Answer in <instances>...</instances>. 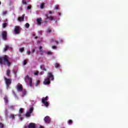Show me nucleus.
<instances>
[{
  "label": "nucleus",
  "mask_w": 128,
  "mask_h": 128,
  "mask_svg": "<svg viewBox=\"0 0 128 128\" xmlns=\"http://www.w3.org/2000/svg\"><path fill=\"white\" fill-rule=\"evenodd\" d=\"M34 76H38V72H34Z\"/></svg>",
  "instance_id": "nucleus-42"
},
{
  "label": "nucleus",
  "mask_w": 128,
  "mask_h": 128,
  "mask_svg": "<svg viewBox=\"0 0 128 128\" xmlns=\"http://www.w3.org/2000/svg\"><path fill=\"white\" fill-rule=\"evenodd\" d=\"M8 48H10L9 46H5V48H4V52H6V50H8Z\"/></svg>",
  "instance_id": "nucleus-22"
},
{
  "label": "nucleus",
  "mask_w": 128,
  "mask_h": 128,
  "mask_svg": "<svg viewBox=\"0 0 128 128\" xmlns=\"http://www.w3.org/2000/svg\"><path fill=\"white\" fill-rule=\"evenodd\" d=\"M22 4H26L28 2H26V0H22Z\"/></svg>",
  "instance_id": "nucleus-30"
},
{
  "label": "nucleus",
  "mask_w": 128,
  "mask_h": 128,
  "mask_svg": "<svg viewBox=\"0 0 128 128\" xmlns=\"http://www.w3.org/2000/svg\"><path fill=\"white\" fill-rule=\"evenodd\" d=\"M45 16H46V18H50V16H48V14H46Z\"/></svg>",
  "instance_id": "nucleus-45"
},
{
  "label": "nucleus",
  "mask_w": 128,
  "mask_h": 128,
  "mask_svg": "<svg viewBox=\"0 0 128 128\" xmlns=\"http://www.w3.org/2000/svg\"><path fill=\"white\" fill-rule=\"evenodd\" d=\"M27 8L28 10H30L32 8V6H27Z\"/></svg>",
  "instance_id": "nucleus-38"
},
{
  "label": "nucleus",
  "mask_w": 128,
  "mask_h": 128,
  "mask_svg": "<svg viewBox=\"0 0 128 128\" xmlns=\"http://www.w3.org/2000/svg\"><path fill=\"white\" fill-rule=\"evenodd\" d=\"M34 112V108L32 107L30 108L29 112H27L26 114V118H30V114Z\"/></svg>",
  "instance_id": "nucleus-5"
},
{
  "label": "nucleus",
  "mask_w": 128,
  "mask_h": 128,
  "mask_svg": "<svg viewBox=\"0 0 128 128\" xmlns=\"http://www.w3.org/2000/svg\"><path fill=\"white\" fill-rule=\"evenodd\" d=\"M57 47L56 46H52V48L53 50H56Z\"/></svg>",
  "instance_id": "nucleus-36"
},
{
  "label": "nucleus",
  "mask_w": 128,
  "mask_h": 128,
  "mask_svg": "<svg viewBox=\"0 0 128 128\" xmlns=\"http://www.w3.org/2000/svg\"><path fill=\"white\" fill-rule=\"evenodd\" d=\"M39 50H40V52H42V46H40L39 48Z\"/></svg>",
  "instance_id": "nucleus-24"
},
{
  "label": "nucleus",
  "mask_w": 128,
  "mask_h": 128,
  "mask_svg": "<svg viewBox=\"0 0 128 128\" xmlns=\"http://www.w3.org/2000/svg\"><path fill=\"white\" fill-rule=\"evenodd\" d=\"M20 26H15V29L14 30V32L16 34H18L20 33Z\"/></svg>",
  "instance_id": "nucleus-9"
},
{
  "label": "nucleus",
  "mask_w": 128,
  "mask_h": 128,
  "mask_svg": "<svg viewBox=\"0 0 128 128\" xmlns=\"http://www.w3.org/2000/svg\"><path fill=\"white\" fill-rule=\"evenodd\" d=\"M47 19H46L45 20H44V24H46L48 22V21L46 20Z\"/></svg>",
  "instance_id": "nucleus-46"
},
{
  "label": "nucleus",
  "mask_w": 128,
  "mask_h": 128,
  "mask_svg": "<svg viewBox=\"0 0 128 128\" xmlns=\"http://www.w3.org/2000/svg\"><path fill=\"white\" fill-rule=\"evenodd\" d=\"M4 80L6 82V86L7 88H8V86L12 84V79L11 78H8L6 77H4Z\"/></svg>",
  "instance_id": "nucleus-2"
},
{
  "label": "nucleus",
  "mask_w": 128,
  "mask_h": 128,
  "mask_svg": "<svg viewBox=\"0 0 128 128\" xmlns=\"http://www.w3.org/2000/svg\"><path fill=\"white\" fill-rule=\"evenodd\" d=\"M6 63L8 66H10L11 64L10 62L8 61V56L5 55L4 56L0 57V64H3V66H6Z\"/></svg>",
  "instance_id": "nucleus-1"
},
{
  "label": "nucleus",
  "mask_w": 128,
  "mask_h": 128,
  "mask_svg": "<svg viewBox=\"0 0 128 128\" xmlns=\"http://www.w3.org/2000/svg\"><path fill=\"white\" fill-rule=\"evenodd\" d=\"M47 54L49 56H52V52H50V51H48L47 53Z\"/></svg>",
  "instance_id": "nucleus-32"
},
{
  "label": "nucleus",
  "mask_w": 128,
  "mask_h": 128,
  "mask_svg": "<svg viewBox=\"0 0 128 128\" xmlns=\"http://www.w3.org/2000/svg\"><path fill=\"white\" fill-rule=\"evenodd\" d=\"M10 70H6V76H10Z\"/></svg>",
  "instance_id": "nucleus-20"
},
{
  "label": "nucleus",
  "mask_w": 128,
  "mask_h": 128,
  "mask_svg": "<svg viewBox=\"0 0 128 128\" xmlns=\"http://www.w3.org/2000/svg\"><path fill=\"white\" fill-rule=\"evenodd\" d=\"M9 108L12 110H14V106H10Z\"/></svg>",
  "instance_id": "nucleus-25"
},
{
  "label": "nucleus",
  "mask_w": 128,
  "mask_h": 128,
  "mask_svg": "<svg viewBox=\"0 0 128 128\" xmlns=\"http://www.w3.org/2000/svg\"><path fill=\"white\" fill-rule=\"evenodd\" d=\"M22 112H24V108H20L19 110V114H22ZM18 116L20 117V114H18Z\"/></svg>",
  "instance_id": "nucleus-17"
},
{
  "label": "nucleus",
  "mask_w": 128,
  "mask_h": 128,
  "mask_svg": "<svg viewBox=\"0 0 128 128\" xmlns=\"http://www.w3.org/2000/svg\"><path fill=\"white\" fill-rule=\"evenodd\" d=\"M26 60H24V66H26Z\"/></svg>",
  "instance_id": "nucleus-41"
},
{
  "label": "nucleus",
  "mask_w": 128,
  "mask_h": 128,
  "mask_svg": "<svg viewBox=\"0 0 128 128\" xmlns=\"http://www.w3.org/2000/svg\"><path fill=\"white\" fill-rule=\"evenodd\" d=\"M40 68L41 70H44V65L40 66Z\"/></svg>",
  "instance_id": "nucleus-44"
},
{
  "label": "nucleus",
  "mask_w": 128,
  "mask_h": 128,
  "mask_svg": "<svg viewBox=\"0 0 128 128\" xmlns=\"http://www.w3.org/2000/svg\"><path fill=\"white\" fill-rule=\"evenodd\" d=\"M48 96H46V98H42V104H44L45 106H50V104H48V102L46 100H48Z\"/></svg>",
  "instance_id": "nucleus-4"
},
{
  "label": "nucleus",
  "mask_w": 128,
  "mask_h": 128,
  "mask_svg": "<svg viewBox=\"0 0 128 128\" xmlns=\"http://www.w3.org/2000/svg\"><path fill=\"white\" fill-rule=\"evenodd\" d=\"M52 32V30L50 29H48V30H47V32L50 33Z\"/></svg>",
  "instance_id": "nucleus-40"
},
{
  "label": "nucleus",
  "mask_w": 128,
  "mask_h": 128,
  "mask_svg": "<svg viewBox=\"0 0 128 128\" xmlns=\"http://www.w3.org/2000/svg\"><path fill=\"white\" fill-rule=\"evenodd\" d=\"M42 72H40L41 74H42Z\"/></svg>",
  "instance_id": "nucleus-51"
},
{
  "label": "nucleus",
  "mask_w": 128,
  "mask_h": 128,
  "mask_svg": "<svg viewBox=\"0 0 128 128\" xmlns=\"http://www.w3.org/2000/svg\"><path fill=\"white\" fill-rule=\"evenodd\" d=\"M16 114L14 115V114H10L9 117L10 118H12V120H16Z\"/></svg>",
  "instance_id": "nucleus-13"
},
{
  "label": "nucleus",
  "mask_w": 128,
  "mask_h": 128,
  "mask_svg": "<svg viewBox=\"0 0 128 128\" xmlns=\"http://www.w3.org/2000/svg\"><path fill=\"white\" fill-rule=\"evenodd\" d=\"M44 84L48 85L50 84V78H45L44 82Z\"/></svg>",
  "instance_id": "nucleus-8"
},
{
  "label": "nucleus",
  "mask_w": 128,
  "mask_h": 128,
  "mask_svg": "<svg viewBox=\"0 0 128 128\" xmlns=\"http://www.w3.org/2000/svg\"><path fill=\"white\" fill-rule=\"evenodd\" d=\"M30 54H31L30 51H28V52H27V54H28V56H30Z\"/></svg>",
  "instance_id": "nucleus-37"
},
{
  "label": "nucleus",
  "mask_w": 128,
  "mask_h": 128,
  "mask_svg": "<svg viewBox=\"0 0 128 128\" xmlns=\"http://www.w3.org/2000/svg\"><path fill=\"white\" fill-rule=\"evenodd\" d=\"M36 52V50L35 49H32V52Z\"/></svg>",
  "instance_id": "nucleus-48"
},
{
  "label": "nucleus",
  "mask_w": 128,
  "mask_h": 128,
  "mask_svg": "<svg viewBox=\"0 0 128 128\" xmlns=\"http://www.w3.org/2000/svg\"><path fill=\"white\" fill-rule=\"evenodd\" d=\"M38 38V37H36V38Z\"/></svg>",
  "instance_id": "nucleus-54"
},
{
  "label": "nucleus",
  "mask_w": 128,
  "mask_h": 128,
  "mask_svg": "<svg viewBox=\"0 0 128 128\" xmlns=\"http://www.w3.org/2000/svg\"><path fill=\"white\" fill-rule=\"evenodd\" d=\"M20 119L21 120H24V117H20Z\"/></svg>",
  "instance_id": "nucleus-49"
},
{
  "label": "nucleus",
  "mask_w": 128,
  "mask_h": 128,
  "mask_svg": "<svg viewBox=\"0 0 128 128\" xmlns=\"http://www.w3.org/2000/svg\"><path fill=\"white\" fill-rule=\"evenodd\" d=\"M44 122L46 124H50V118L49 116H46L44 118Z\"/></svg>",
  "instance_id": "nucleus-7"
},
{
  "label": "nucleus",
  "mask_w": 128,
  "mask_h": 128,
  "mask_svg": "<svg viewBox=\"0 0 128 128\" xmlns=\"http://www.w3.org/2000/svg\"><path fill=\"white\" fill-rule=\"evenodd\" d=\"M47 78H49V80L51 78L52 80H54V75L51 72H49L48 74V77Z\"/></svg>",
  "instance_id": "nucleus-10"
},
{
  "label": "nucleus",
  "mask_w": 128,
  "mask_h": 128,
  "mask_svg": "<svg viewBox=\"0 0 128 128\" xmlns=\"http://www.w3.org/2000/svg\"><path fill=\"white\" fill-rule=\"evenodd\" d=\"M54 66L56 68H60V64H58V62H56V63L54 64Z\"/></svg>",
  "instance_id": "nucleus-15"
},
{
  "label": "nucleus",
  "mask_w": 128,
  "mask_h": 128,
  "mask_svg": "<svg viewBox=\"0 0 128 128\" xmlns=\"http://www.w3.org/2000/svg\"><path fill=\"white\" fill-rule=\"evenodd\" d=\"M45 70V71L46 70V68H44V65H43V70Z\"/></svg>",
  "instance_id": "nucleus-43"
},
{
  "label": "nucleus",
  "mask_w": 128,
  "mask_h": 128,
  "mask_svg": "<svg viewBox=\"0 0 128 128\" xmlns=\"http://www.w3.org/2000/svg\"><path fill=\"white\" fill-rule=\"evenodd\" d=\"M0 36L4 40H8V32L6 31L5 30L2 32Z\"/></svg>",
  "instance_id": "nucleus-3"
},
{
  "label": "nucleus",
  "mask_w": 128,
  "mask_h": 128,
  "mask_svg": "<svg viewBox=\"0 0 128 128\" xmlns=\"http://www.w3.org/2000/svg\"><path fill=\"white\" fill-rule=\"evenodd\" d=\"M24 48H20V52H24Z\"/></svg>",
  "instance_id": "nucleus-31"
},
{
  "label": "nucleus",
  "mask_w": 128,
  "mask_h": 128,
  "mask_svg": "<svg viewBox=\"0 0 128 128\" xmlns=\"http://www.w3.org/2000/svg\"><path fill=\"white\" fill-rule=\"evenodd\" d=\"M8 14V12L6 11L2 13L3 16H6V14Z\"/></svg>",
  "instance_id": "nucleus-35"
},
{
  "label": "nucleus",
  "mask_w": 128,
  "mask_h": 128,
  "mask_svg": "<svg viewBox=\"0 0 128 128\" xmlns=\"http://www.w3.org/2000/svg\"><path fill=\"white\" fill-rule=\"evenodd\" d=\"M4 102H6V104H8V98L6 97V96H4Z\"/></svg>",
  "instance_id": "nucleus-18"
},
{
  "label": "nucleus",
  "mask_w": 128,
  "mask_h": 128,
  "mask_svg": "<svg viewBox=\"0 0 128 128\" xmlns=\"http://www.w3.org/2000/svg\"><path fill=\"white\" fill-rule=\"evenodd\" d=\"M26 78H28V80H29L32 79V78H30V76L28 75H27L25 76V80H26Z\"/></svg>",
  "instance_id": "nucleus-28"
},
{
  "label": "nucleus",
  "mask_w": 128,
  "mask_h": 128,
  "mask_svg": "<svg viewBox=\"0 0 128 128\" xmlns=\"http://www.w3.org/2000/svg\"><path fill=\"white\" fill-rule=\"evenodd\" d=\"M49 18H50V20H54V17H52V16H50V17H49Z\"/></svg>",
  "instance_id": "nucleus-33"
},
{
  "label": "nucleus",
  "mask_w": 128,
  "mask_h": 128,
  "mask_svg": "<svg viewBox=\"0 0 128 128\" xmlns=\"http://www.w3.org/2000/svg\"><path fill=\"white\" fill-rule=\"evenodd\" d=\"M25 26L26 28H30V24L26 23L25 25Z\"/></svg>",
  "instance_id": "nucleus-27"
},
{
  "label": "nucleus",
  "mask_w": 128,
  "mask_h": 128,
  "mask_svg": "<svg viewBox=\"0 0 128 128\" xmlns=\"http://www.w3.org/2000/svg\"><path fill=\"white\" fill-rule=\"evenodd\" d=\"M29 85L30 86H32V79L29 80Z\"/></svg>",
  "instance_id": "nucleus-19"
},
{
  "label": "nucleus",
  "mask_w": 128,
  "mask_h": 128,
  "mask_svg": "<svg viewBox=\"0 0 128 128\" xmlns=\"http://www.w3.org/2000/svg\"><path fill=\"white\" fill-rule=\"evenodd\" d=\"M2 28H6V23H4L2 24Z\"/></svg>",
  "instance_id": "nucleus-29"
},
{
  "label": "nucleus",
  "mask_w": 128,
  "mask_h": 128,
  "mask_svg": "<svg viewBox=\"0 0 128 128\" xmlns=\"http://www.w3.org/2000/svg\"><path fill=\"white\" fill-rule=\"evenodd\" d=\"M40 8H42V10L44 8V3L43 2L41 4L40 6Z\"/></svg>",
  "instance_id": "nucleus-23"
},
{
  "label": "nucleus",
  "mask_w": 128,
  "mask_h": 128,
  "mask_svg": "<svg viewBox=\"0 0 128 128\" xmlns=\"http://www.w3.org/2000/svg\"><path fill=\"white\" fill-rule=\"evenodd\" d=\"M0 4H2V2H0Z\"/></svg>",
  "instance_id": "nucleus-52"
},
{
  "label": "nucleus",
  "mask_w": 128,
  "mask_h": 128,
  "mask_svg": "<svg viewBox=\"0 0 128 128\" xmlns=\"http://www.w3.org/2000/svg\"><path fill=\"white\" fill-rule=\"evenodd\" d=\"M26 90H22V94L23 96H26Z\"/></svg>",
  "instance_id": "nucleus-16"
},
{
  "label": "nucleus",
  "mask_w": 128,
  "mask_h": 128,
  "mask_svg": "<svg viewBox=\"0 0 128 128\" xmlns=\"http://www.w3.org/2000/svg\"><path fill=\"white\" fill-rule=\"evenodd\" d=\"M4 124L0 122V128H4Z\"/></svg>",
  "instance_id": "nucleus-26"
},
{
  "label": "nucleus",
  "mask_w": 128,
  "mask_h": 128,
  "mask_svg": "<svg viewBox=\"0 0 128 128\" xmlns=\"http://www.w3.org/2000/svg\"><path fill=\"white\" fill-rule=\"evenodd\" d=\"M23 90L22 85V84H19L16 86V90L17 92H22Z\"/></svg>",
  "instance_id": "nucleus-6"
},
{
  "label": "nucleus",
  "mask_w": 128,
  "mask_h": 128,
  "mask_svg": "<svg viewBox=\"0 0 128 128\" xmlns=\"http://www.w3.org/2000/svg\"><path fill=\"white\" fill-rule=\"evenodd\" d=\"M49 14H52V11H50V12H49Z\"/></svg>",
  "instance_id": "nucleus-50"
},
{
  "label": "nucleus",
  "mask_w": 128,
  "mask_h": 128,
  "mask_svg": "<svg viewBox=\"0 0 128 128\" xmlns=\"http://www.w3.org/2000/svg\"><path fill=\"white\" fill-rule=\"evenodd\" d=\"M42 18H40L36 19V22L38 26L42 25Z\"/></svg>",
  "instance_id": "nucleus-11"
},
{
  "label": "nucleus",
  "mask_w": 128,
  "mask_h": 128,
  "mask_svg": "<svg viewBox=\"0 0 128 128\" xmlns=\"http://www.w3.org/2000/svg\"><path fill=\"white\" fill-rule=\"evenodd\" d=\"M40 84V80H38L36 81V86H38Z\"/></svg>",
  "instance_id": "nucleus-39"
},
{
  "label": "nucleus",
  "mask_w": 128,
  "mask_h": 128,
  "mask_svg": "<svg viewBox=\"0 0 128 128\" xmlns=\"http://www.w3.org/2000/svg\"><path fill=\"white\" fill-rule=\"evenodd\" d=\"M55 8H56V10H58V6H56Z\"/></svg>",
  "instance_id": "nucleus-47"
},
{
  "label": "nucleus",
  "mask_w": 128,
  "mask_h": 128,
  "mask_svg": "<svg viewBox=\"0 0 128 128\" xmlns=\"http://www.w3.org/2000/svg\"><path fill=\"white\" fill-rule=\"evenodd\" d=\"M60 14H61L60 13H59V16H60Z\"/></svg>",
  "instance_id": "nucleus-53"
},
{
  "label": "nucleus",
  "mask_w": 128,
  "mask_h": 128,
  "mask_svg": "<svg viewBox=\"0 0 128 128\" xmlns=\"http://www.w3.org/2000/svg\"><path fill=\"white\" fill-rule=\"evenodd\" d=\"M24 20V14L22 16V17H19L18 18V22H22V20Z\"/></svg>",
  "instance_id": "nucleus-14"
},
{
  "label": "nucleus",
  "mask_w": 128,
  "mask_h": 128,
  "mask_svg": "<svg viewBox=\"0 0 128 128\" xmlns=\"http://www.w3.org/2000/svg\"><path fill=\"white\" fill-rule=\"evenodd\" d=\"M55 42L56 44H58V41L54 40V39L50 40V42Z\"/></svg>",
  "instance_id": "nucleus-21"
},
{
  "label": "nucleus",
  "mask_w": 128,
  "mask_h": 128,
  "mask_svg": "<svg viewBox=\"0 0 128 128\" xmlns=\"http://www.w3.org/2000/svg\"><path fill=\"white\" fill-rule=\"evenodd\" d=\"M28 128H36V124L34 123H30Z\"/></svg>",
  "instance_id": "nucleus-12"
},
{
  "label": "nucleus",
  "mask_w": 128,
  "mask_h": 128,
  "mask_svg": "<svg viewBox=\"0 0 128 128\" xmlns=\"http://www.w3.org/2000/svg\"><path fill=\"white\" fill-rule=\"evenodd\" d=\"M68 124H72V120H69L68 121Z\"/></svg>",
  "instance_id": "nucleus-34"
}]
</instances>
